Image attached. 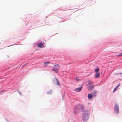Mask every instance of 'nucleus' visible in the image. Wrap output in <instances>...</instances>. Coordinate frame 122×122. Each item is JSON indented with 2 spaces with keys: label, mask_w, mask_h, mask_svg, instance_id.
Here are the masks:
<instances>
[{
  "label": "nucleus",
  "mask_w": 122,
  "mask_h": 122,
  "mask_svg": "<svg viewBox=\"0 0 122 122\" xmlns=\"http://www.w3.org/2000/svg\"><path fill=\"white\" fill-rule=\"evenodd\" d=\"M89 113V112L85 111L83 113L82 116V120L84 122H86L88 120V114Z\"/></svg>",
  "instance_id": "obj_1"
},
{
  "label": "nucleus",
  "mask_w": 122,
  "mask_h": 122,
  "mask_svg": "<svg viewBox=\"0 0 122 122\" xmlns=\"http://www.w3.org/2000/svg\"><path fill=\"white\" fill-rule=\"evenodd\" d=\"M114 111L115 113L116 114H118L119 112V110L118 105L116 103L114 107Z\"/></svg>",
  "instance_id": "obj_2"
},
{
  "label": "nucleus",
  "mask_w": 122,
  "mask_h": 122,
  "mask_svg": "<svg viewBox=\"0 0 122 122\" xmlns=\"http://www.w3.org/2000/svg\"><path fill=\"white\" fill-rule=\"evenodd\" d=\"M80 106V105H78L74 109V112L75 113L77 114L78 113L79 110L81 109L79 107Z\"/></svg>",
  "instance_id": "obj_3"
},
{
  "label": "nucleus",
  "mask_w": 122,
  "mask_h": 122,
  "mask_svg": "<svg viewBox=\"0 0 122 122\" xmlns=\"http://www.w3.org/2000/svg\"><path fill=\"white\" fill-rule=\"evenodd\" d=\"M82 88V86H81L80 87H78L77 88H76L75 89H74V91H76L77 92H79L81 90Z\"/></svg>",
  "instance_id": "obj_4"
},
{
  "label": "nucleus",
  "mask_w": 122,
  "mask_h": 122,
  "mask_svg": "<svg viewBox=\"0 0 122 122\" xmlns=\"http://www.w3.org/2000/svg\"><path fill=\"white\" fill-rule=\"evenodd\" d=\"M54 67L55 69H58L60 68V66L58 64H56L55 65H54Z\"/></svg>",
  "instance_id": "obj_5"
},
{
  "label": "nucleus",
  "mask_w": 122,
  "mask_h": 122,
  "mask_svg": "<svg viewBox=\"0 0 122 122\" xmlns=\"http://www.w3.org/2000/svg\"><path fill=\"white\" fill-rule=\"evenodd\" d=\"M50 63V61H48L44 62V65L45 66H46L48 65Z\"/></svg>",
  "instance_id": "obj_6"
},
{
  "label": "nucleus",
  "mask_w": 122,
  "mask_h": 122,
  "mask_svg": "<svg viewBox=\"0 0 122 122\" xmlns=\"http://www.w3.org/2000/svg\"><path fill=\"white\" fill-rule=\"evenodd\" d=\"M43 45L42 43H39L38 45V46L39 47L41 48Z\"/></svg>",
  "instance_id": "obj_7"
},
{
  "label": "nucleus",
  "mask_w": 122,
  "mask_h": 122,
  "mask_svg": "<svg viewBox=\"0 0 122 122\" xmlns=\"http://www.w3.org/2000/svg\"><path fill=\"white\" fill-rule=\"evenodd\" d=\"M97 93V91L95 90L93 91V96L94 97L96 96Z\"/></svg>",
  "instance_id": "obj_8"
},
{
  "label": "nucleus",
  "mask_w": 122,
  "mask_h": 122,
  "mask_svg": "<svg viewBox=\"0 0 122 122\" xmlns=\"http://www.w3.org/2000/svg\"><path fill=\"white\" fill-rule=\"evenodd\" d=\"M87 97L89 99H91L92 98L93 96V95H92L90 94H89L88 95Z\"/></svg>",
  "instance_id": "obj_9"
},
{
  "label": "nucleus",
  "mask_w": 122,
  "mask_h": 122,
  "mask_svg": "<svg viewBox=\"0 0 122 122\" xmlns=\"http://www.w3.org/2000/svg\"><path fill=\"white\" fill-rule=\"evenodd\" d=\"M100 76V73L98 72L96 73L95 75V78H97L98 77Z\"/></svg>",
  "instance_id": "obj_10"
},
{
  "label": "nucleus",
  "mask_w": 122,
  "mask_h": 122,
  "mask_svg": "<svg viewBox=\"0 0 122 122\" xmlns=\"http://www.w3.org/2000/svg\"><path fill=\"white\" fill-rule=\"evenodd\" d=\"M52 70L54 71L55 72L57 73L58 71V69H55L54 67H53Z\"/></svg>",
  "instance_id": "obj_11"
},
{
  "label": "nucleus",
  "mask_w": 122,
  "mask_h": 122,
  "mask_svg": "<svg viewBox=\"0 0 122 122\" xmlns=\"http://www.w3.org/2000/svg\"><path fill=\"white\" fill-rule=\"evenodd\" d=\"M120 86V84H119L118 85V86L116 87L115 88L113 92H115L116 90L117 89V88L119 86Z\"/></svg>",
  "instance_id": "obj_12"
},
{
  "label": "nucleus",
  "mask_w": 122,
  "mask_h": 122,
  "mask_svg": "<svg viewBox=\"0 0 122 122\" xmlns=\"http://www.w3.org/2000/svg\"><path fill=\"white\" fill-rule=\"evenodd\" d=\"M52 91L51 90H50L47 92V94H51L52 93Z\"/></svg>",
  "instance_id": "obj_13"
},
{
  "label": "nucleus",
  "mask_w": 122,
  "mask_h": 122,
  "mask_svg": "<svg viewBox=\"0 0 122 122\" xmlns=\"http://www.w3.org/2000/svg\"><path fill=\"white\" fill-rule=\"evenodd\" d=\"M99 71V69L98 68L96 69H95V71L96 72H97Z\"/></svg>",
  "instance_id": "obj_14"
},
{
  "label": "nucleus",
  "mask_w": 122,
  "mask_h": 122,
  "mask_svg": "<svg viewBox=\"0 0 122 122\" xmlns=\"http://www.w3.org/2000/svg\"><path fill=\"white\" fill-rule=\"evenodd\" d=\"M122 56V53H121L119 55H117V57L118 56Z\"/></svg>",
  "instance_id": "obj_15"
},
{
  "label": "nucleus",
  "mask_w": 122,
  "mask_h": 122,
  "mask_svg": "<svg viewBox=\"0 0 122 122\" xmlns=\"http://www.w3.org/2000/svg\"><path fill=\"white\" fill-rule=\"evenodd\" d=\"M94 87V86H92L91 87L90 86H89V89H92V88H93Z\"/></svg>",
  "instance_id": "obj_16"
},
{
  "label": "nucleus",
  "mask_w": 122,
  "mask_h": 122,
  "mask_svg": "<svg viewBox=\"0 0 122 122\" xmlns=\"http://www.w3.org/2000/svg\"><path fill=\"white\" fill-rule=\"evenodd\" d=\"M75 79H76V81H79V79L77 77H76V78H75Z\"/></svg>",
  "instance_id": "obj_17"
},
{
  "label": "nucleus",
  "mask_w": 122,
  "mask_h": 122,
  "mask_svg": "<svg viewBox=\"0 0 122 122\" xmlns=\"http://www.w3.org/2000/svg\"><path fill=\"white\" fill-rule=\"evenodd\" d=\"M56 80H57V82L58 84H59V82H58V80L57 79H56Z\"/></svg>",
  "instance_id": "obj_18"
},
{
  "label": "nucleus",
  "mask_w": 122,
  "mask_h": 122,
  "mask_svg": "<svg viewBox=\"0 0 122 122\" xmlns=\"http://www.w3.org/2000/svg\"><path fill=\"white\" fill-rule=\"evenodd\" d=\"M121 51H122V50H121Z\"/></svg>",
  "instance_id": "obj_19"
}]
</instances>
